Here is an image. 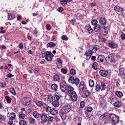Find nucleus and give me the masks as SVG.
<instances>
[{
	"label": "nucleus",
	"mask_w": 125,
	"mask_h": 125,
	"mask_svg": "<svg viewBox=\"0 0 125 125\" xmlns=\"http://www.w3.org/2000/svg\"><path fill=\"white\" fill-rule=\"evenodd\" d=\"M42 57L45 58L47 61H51L54 57V55L51 51H47L42 53Z\"/></svg>",
	"instance_id": "1"
},
{
	"label": "nucleus",
	"mask_w": 125,
	"mask_h": 125,
	"mask_svg": "<svg viewBox=\"0 0 125 125\" xmlns=\"http://www.w3.org/2000/svg\"><path fill=\"white\" fill-rule=\"evenodd\" d=\"M32 102V99L30 97H23L21 99V103L25 106H29Z\"/></svg>",
	"instance_id": "2"
},
{
	"label": "nucleus",
	"mask_w": 125,
	"mask_h": 125,
	"mask_svg": "<svg viewBox=\"0 0 125 125\" xmlns=\"http://www.w3.org/2000/svg\"><path fill=\"white\" fill-rule=\"evenodd\" d=\"M68 83H71V84H76L78 85L80 83V79L77 78V77H74V76H71L68 79Z\"/></svg>",
	"instance_id": "3"
},
{
	"label": "nucleus",
	"mask_w": 125,
	"mask_h": 125,
	"mask_svg": "<svg viewBox=\"0 0 125 125\" xmlns=\"http://www.w3.org/2000/svg\"><path fill=\"white\" fill-rule=\"evenodd\" d=\"M40 117L41 120V124L44 125L47 122V114L45 113L40 114Z\"/></svg>",
	"instance_id": "4"
},
{
	"label": "nucleus",
	"mask_w": 125,
	"mask_h": 125,
	"mask_svg": "<svg viewBox=\"0 0 125 125\" xmlns=\"http://www.w3.org/2000/svg\"><path fill=\"white\" fill-rule=\"evenodd\" d=\"M69 94L70 98L72 102H76L78 100V94H77V93L75 91L70 93Z\"/></svg>",
	"instance_id": "5"
},
{
	"label": "nucleus",
	"mask_w": 125,
	"mask_h": 125,
	"mask_svg": "<svg viewBox=\"0 0 125 125\" xmlns=\"http://www.w3.org/2000/svg\"><path fill=\"white\" fill-rule=\"evenodd\" d=\"M86 86H85V83L83 81H81L79 85V90L80 91L84 92L86 90Z\"/></svg>",
	"instance_id": "6"
},
{
	"label": "nucleus",
	"mask_w": 125,
	"mask_h": 125,
	"mask_svg": "<svg viewBox=\"0 0 125 125\" xmlns=\"http://www.w3.org/2000/svg\"><path fill=\"white\" fill-rule=\"evenodd\" d=\"M108 26H104L101 28L99 34L103 36H106L108 34Z\"/></svg>",
	"instance_id": "7"
},
{
	"label": "nucleus",
	"mask_w": 125,
	"mask_h": 125,
	"mask_svg": "<svg viewBox=\"0 0 125 125\" xmlns=\"http://www.w3.org/2000/svg\"><path fill=\"white\" fill-rule=\"evenodd\" d=\"M104 61L107 64L113 63V61H114V56H112V55H109L105 58Z\"/></svg>",
	"instance_id": "8"
},
{
	"label": "nucleus",
	"mask_w": 125,
	"mask_h": 125,
	"mask_svg": "<svg viewBox=\"0 0 125 125\" xmlns=\"http://www.w3.org/2000/svg\"><path fill=\"white\" fill-rule=\"evenodd\" d=\"M109 115H108L107 112H104L103 115H101L99 117V119L102 122H105L108 120Z\"/></svg>",
	"instance_id": "9"
},
{
	"label": "nucleus",
	"mask_w": 125,
	"mask_h": 125,
	"mask_svg": "<svg viewBox=\"0 0 125 125\" xmlns=\"http://www.w3.org/2000/svg\"><path fill=\"white\" fill-rule=\"evenodd\" d=\"M99 22L101 25H103L104 26H106V24H107V19H106L105 16H102Z\"/></svg>",
	"instance_id": "10"
},
{
	"label": "nucleus",
	"mask_w": 125,
	"mask_h": 125,
	"mask_svg": "<svg viewBox=\"0 0 125 125\" xmlns=\"http://www.w3.org/2000/svg\"><path fill=\"white\" fill-rule=\"evenodd\" d=\"M72 110V107H71V105L67 104L63 106L61 109L62 111L65 112V113H69L70 111Z\"/></svg>",
	"instance_id": "11"
},
{
	"label": "nucleus",
	"mask_w": 125,
	"mask_h": 125,
	"mask_svg": "<svg viewBox=\"0 0 125 125\" xmlns=\"http://www.w3.org/2000/svg\"><path fill=\"white\" fill-rule=\"evenodd\" d=\"M108 46H109L110 48H117V47H118V44L115 43L114 41L110 40L108 42Z\"/></svg>",
	"instance_id": "12"
},
{
	"label": "nucleus",
	"mask_w": 125,
	"mask_h": 125,
	"mask_svg": "<svg viewBox=\"0 0 125 125\" xmlns=\"http://www.w3.org/2000/svg\"><path fill=\"white\" fill-rule=\"evenodd\" d=\"M67 84H64L62 83H60V88L62 92H66L67 89Z\"/></svg>",
	"instance_id": "13"
},
{
	"label": "nucleus",
	"mask_w": 125,
	"mask_h": 125,
	"mask_svg": "<svg viewBox=\"0 0 125 125\" xmlns=\"http://www.w3.org/2000/svg\"><path fill=\"white\" fill-rule=\"evenodd\" d=\"M83 92H84L82 94V97H83V98H88V97L91 94L90 91L87 90V89H86V90Z\"/></svg>",
	"instance_id": "14"
},
{
	"label": "nucleus",
	"mask_w": 125,
	"mask_h": 125,
	"mask_svg": "<svg viewBox=\"0 0 125 125\" xmlns=\"http://www.w3.org/2000/svg\"><path fill=\"white\" fill-rule=\"evenodd\" d=\"M107 101L108 102L112 104L113 102H115V101H117V97H115L113 96H110L109 97H107Z\"/></svg>",
	"instance_id": "15"
},
{
	"label": "nucleus",
	"mask_w": 125,
	"mask_h": 125,
	"mask_svg": "<svg viewBox=\"0 0 125 125\" xmlns=\"http://www.w3.org/2000/svg\"><path fill=\"white\" fill-rule=\"evenodd\" d=\"M35 104L38 107H42V106L43 108H44V107H45V104H46L45 103H43L41 101H36Z\"/></svg>",
	"instance_id": "16"
},
{
	"label": "nucleus",
	"mask_w": 125,
	"mask_h": 125,
	"mask_svg": "<svg viewBox=\"0 0 125 125\" xmlns=\"http://www.w3.org/2000/svg\"><path fill=\"white\" fill-rule=\"evenodd\" d=\"M66 114H67V112H65L62 110H61L60 116L62 121H65L66 120V118H67V115H66Z\"/></svg>",
	"instance_id": "17"
},
{
	"label": "nucleus",
	"mask_w": 125,
	"mask_h": 125,
	"mask_svg": "<svg viewBox=\"0 0 125 125\" xmlns=\"http://www.w3.org/2000/svg\"><path fill=\"white\" fill-rule=\"evenodd\" d=\"M74 89H74V87H73L72 86L67 85L65 92H67V93L70 94V93H71L73 91H73Z\"/></svg>",
	"instance_id": "18"
},
{
	"label": "nucleus",
	"mask_w": 125,
	"mask_h": 125,
	"mask_svg": "<svg viewBox=\"0 0 125 125\" xmlns=\"http://www.w3.org/2000/svg\"><path fill=\"white\" fill-rule=\"evenodd\" d=\"M99 73L101 77H107L108 76V71L101 70L99 71Z\"/></svg>",
	"instance_id": "19"
},
{
	"label": "nucleus",
	"mask_w": 125,
	"mask_h": 125,
	"mask_svg": "<svg viewBox=\"0 0 125 125\" xmlns=\"http://www.w3.org/2000/svg\"><path fill=\"white\" fill-rule=\"evenodd\" d=\"M101 26L100 25V24H97L96 26H94L93 29H94V32H95V33H97V32H100V30H101Z\"/></svg>",
	"instance_id": "20"
},
{
	"label": "nucleus",
	"mask_w": 125,
	"mask_h": 125,
	"mask_svg": "<svg viewBox=\"0 0 125 125\" xmlns=\"http://www.w3.org/2000/svg\"><path fill=\"white\" fill-rule=\"evenodd\" d=\"M86 30L88 31L89 34H92L93 29L91 28L90 24H87L85 27Z\"/></svg>",
	"instance_id": "21"
},
{
	"label": "nucleus",
	"mask_w": 125,
	"mask_h": 125,
	"mask_svg": "<svg viewBox=\"0 0 125 125\" xmlns=\"http://www.w3.org/2000/svg\"><path fill=\"white\" fill-rule=\"evenodd\" d=\"M113 105L114 107H116L117 108H121V107H122V103L119 100H117L116 102H114Z\"/></svg>",
	"instance_id": "22"
},
{
	"label": "nucleus",
	"mask_w": 125,
	"mask_h": 125,
	"mask_svg": "<svg viewBox=\"0 0 125 125\" xmlns=\"http://www.w3.org/2000/svg\"><path fill=\"white\" fill-rule=\"evenodd\" d=\"M51 88L54 91H58V85L56 83H53L51 85Z\"/></svg>",
	"instance_id": "23"
},
{
	"label": "nucleus",
	"mask_w": 125,
	"mask_h": 125,
	"mask_svg": "<svg viewBox=\"0 0 125 125\" xmlns=\"http://www.w3.org/2000/svg\"><path fill=\"white\" fill-rule=\"evenodd\" d=\"M114 9L115 11H117V12H122V11H124V8L123 7L116 6L114 7Z\"/></svg>",
	"instance_id": "24"
},
{
	"label": "nucleus",
	"mask_w": 125,
	"mask_h": 125,
	"mask_svg": "<svg viewBox=\"0 0 125 125\" xmlns=\"http://www.w3.org/2000/svg\"><path fill=\"white\" fill-rule=\"evenodd\" d=\"M119 116H117V115L115 116V117L114 118L113 120L111 121L112 122V125H117V124L119 123Z\"/></svg>",
	"instance_id": "25"
},
{
	"label": "nucleus",
	"mask_w": 125,
	"mask_h": 125,
	"mask_svg": "<svg viewBox=\"0 0 125 125\" xmlns=\"http://www.w3.org/2000/svg\"><path fill=\"white\" fill-rule=\"evenodd\" d=\"M50 113L51 115L55 116L56 114H58V110H57L56 108H52Z\"/></svg>",
	"instance_id": "26"
},
{
	"label": "nucleus",
	"mask_w": 125,
	"mask_h": 125,
	"mask_svg": "<svg viewBox=\"0 0 125 125\" xmlns=\"http://www.w3.org/2000/svg\"><path fill=\"white\" fill-rule=\"evenodd\" d=\"M93 110V108L91 106H88L86 108V111H85V114L86 116H88V113H91Z\"/></svg>",
	"instance_id": "27"
},
{
	"label": "nucleus",
	"mask_w": 125,
	"mask_h": 125,
	"mask_svg": "<svg viewBox=\"0 0 125 125\" xmlns=\"http://www.w3.org/2000/svg\"><path fill=\"white\" fill-rule=\"evenodd\" d=\"M53 97L54 101H60L61 98V95L58 94L53 95Z\"/></svg>",
	"instance_id": "28"
},
{
	"label": "nucleus",
	"mask_w": 125,
	"mask_h": 125,
	"mask_svg": "<svg viewBox=\"0 0 125 125\" xmlns=\"http://www.w3.org/2000/svg\"><path fill=\"white\" fill-rule=\"evenodd\" d=\"M115 81V87L116 88H118L121 86V84H120V83H121V81L120 80V79H114Z\"/></svg>",
	"instance_id": "29"
},
{
	"label": "nucleus",
	"mask_w": 125,
	"mask_h": 125,
	"mask_svg": "<svg viewBox=\"0 0 125 125\" xmlns=\"http://www.w3.org/2000/svg\"><path fill=\"white\" fill-rule=\"evenodd\" d=\"M115 95L117 96V97H119V98H122L123 96H124V94L123 92H121V91H116L115 92Z\"/></svg>",
	"instance_id": "30"
},
{
	"label": "nucleus",
	"mask_w": 125,
	"mask_h": 125,
	"mask_svg": "<svg viewBox=\"0 0 125 125\" xmlns=\"http://www.w3.org/2000/svg\"><path fill=\"white\" fill-rule=\"evenodd\" d=\"M92 54H93V53L92 52V50L90 49L86 50L84 53V55H85V56H91Z\"/></svg>",
	"instance_id": "31"
},
{
	"label": "nucleus",
	"mask_w": 125,
	"mask_h": 125,
	"mask_svg": "<svg viewBox=\"0 0 125 125\" xmlns=\"http://www.w3.org/2000/svg\"><path fill=\"white\" fill-rule=\"evenodd\" d=\"M53 80L54 82H59L60 81V75L59 74L55 75L53 77Z\"/></svg>",
	"instance_id": "32"
},
{
	"label": "nucleus",
	"mask_w": 125,
	"mask_h": 125,
	"mask_svg": "<svg viewBox=\"0 0 125 125\" xmlns=\"http://www.w3.org/2000/svg\"><path fill=\"white\" fill-rule=\"evenodd\" d=\"M54 120V117L53 116H48L47 119V122L49 125H50L52 122H53V120Z\"/></svg>",
	"instance_id": "33"
},
{
	"label": "nucleus",
	"mask_w": 125,
	"mask_h": 125,
	"mask_svg": "<svg viewBox=\"0 0 125 125\" xmlns=\"http://www.w3.org/2000/svg\"><path fill=\"white\" fill-rule=\"evenodd\" d=\"M101 91H104L106 88H107V86H106V84L104 82L101 83Z\"/></svg>",
	"instance_id": "34"
},
{
	"label": "nucleus",
	"mask_w": 125,
	"mask_h": 125,
	"mask_svg": "<svg viewBox=\"0 0 125 125\" xmlns=\"http://www.w3.org/2000/svg\"><path fill=\"white\" fill-rule=\"evenodd\" d=\"M43 108L44 109H46V112L47 113H50V112H51V109H52L51 106H47V104H45V107Z\"/></svg>",
	"instance_id": "35"
},
{
	"label": "nucleus",
	"mask_w": 125,
	"mask_h": 125,
	"mask_svg": "<svg viewBox=\"0 0 125 125\" xmlns=\"http://www.w3.org/2000/svg\"><path fill=\"white\" fill-rule=\"evenodd\" d=\"M47 47H55L56 44L53 42H49L46 44Z\"/></svg>",
	"instance_id": "36"
},
{
	"label": "nucleus",
	"mask_w": 125,
	"mask_h": 125,
	"mask_svg": "<svg viewBox=\"0 0 125 125\" xmlns=\"http://www.w3.org/2000/svg\"><path fill=\"white\" fill-rule=\"evenodd\" d=\"M104 59H105V56L103 55H99L98 57V60L100 62H104Z\"/></svg>",
	"instance_id": "37"
},
{
	"label": "nucleus",
	"mask_w": 125,
	"mask_h": 125,
	"mask_svg": "<svg viewBox=\"0 0 125 125\" xmlns=\"http://www.w3.org/2000/svg\"><path fill=\"white\" fill-rule=\"evenodd\" d=\"M92 68L94 70H97L98 68H99V65H98V63L97 62H94L92 64Z\"/></svg>",
	"instance_id": "38"
},
{
	"label": "nucleus",
	"mask_w": 125,
	"mask_h": 125,
	"mask_svg": "<svg viewBox=\"0 0 125 125\" xmlns=\"http://www.w3.org/2000/svg\"><path fill=\"white\" fill-rule=\"evenodd\" d=\"M16 117V114H15L14 112L11 113L9 116V119L11 120H14Z\"/></svg>",
	"instance_id": "39"
},
{
	"label": "nucleus",
	"mask_w": 125,
	"mask_h": 125,
	"mask_svg": "<svg viewBox=\"0 0 125 125\" xmlns=\"http://www.w3.org/2000/svg\"><path fill=\"white\" fill-rule=\"evenodd\" d=\"M54 99H53V95H52V94H50L48 95V98H47V101L48 102H53L54 101Z\"/></svg>",
	"instance_id": "40"
},
{
	"label": "nucleus",
	"mask_w": 125,
	"mask_h": 125,
	"mask_svg": "<svg viewBox=\"0 0 125 125\" xmlns=\"http://www.w3.org/2000/svg\"><path fill=\"white\" fill-rule=\"evenodd\" d=\"M15 18V15L13 14H8V20H12L13 19H14Z\"/></svg>",
	"instance_id": "41"
},
{
	"label": "nucleus",
	"mask_w": 125,
	"mask_h": 125,
	"mask_svg": "<svg viewBox=\"0 0 125 125\" xmlns=\"http://www.w3.org/2000/svg\"><path fill=\"white\" fill-rule=\"evenodd\" d=\"M59 101H53L52 102L53 106L57 108L59 106Z\"/></svg>",
	"instance_id": "42"
},
{
	"label": "nucleus",
	"mask_w": 125,
	"mask_h": 125,
	"mask_svg": "<svg viewBox=\"0 0 125 125\" xmlns=\"http://www.w3.org/2000/svg\"><path fill=\"white\" fill-rule=\"evenodd\" d=\"M119 76H120V77H123L125 75V70H124L123 68H120L119 70Z\"/></svg>",
	"instance_id": "43"
},
{
	"label": "nucleus",
	"mask_w": 125,
	"mask_h": 125,
	"mask_svg": "<svg viewBox=\"0 0 125 125\" xmlns=\"http://www.w3.org/2000/svg\"><path fill=\"white\" fill-rule=\"evenodd\" d=\"M100 89L101 90V87L100 86V85L97 84L95 88V92H100Z\"/></svg>",
	"instance_id": "44"
},
{
	"label": "nucleus",
	"mask_w": 125,
	"mask_h": 125,
	"mask_svg": "<svg viewBox=\"0 0 125 125\" xmlns=\"http://www.w3.org/2000/svg\"><path fill=\"white\" fill-rule=\"evenodd\" d=\"M100 48V47L98 45H95L92 48L93 52H96L98 49Z\"/></svg>",
	"instance_id": "45"
},
{
	"label": "nucleus",
	"mask_w": 125,
	"mask_h": 125,
	"mask_svg": "<svg viewBox=\"0 0 125 125\" xmlns=\"http://www.w3.org/2000/svg\"><path fill=\"white\" fill-rule=\"evenodd\" d=\"M33 117L35 118V119H38L39 117H40V114H39V112L37 111H34L33 113Z\"/></svg>",
	"instance_id": "46"
},
{
	"label": "nucleus",
	"mask_w": 125,
	"mask_h": 125,
	"mask_svg": "<svg viewBox=\"0 0 125 125\" xmlns=\"http://www.w3.org/2000/svg\"><path fill=\"white\" fill-rule=\"evenodd\" d=\"M5 99H6L7 103L9 104H10L11 103V100H12V99L9 97V96H5Z\"/></svg>",
	"instance_id": "47"
},
{
	"label": "nucleus",
	"mask_w": 125,
	"mask_h": 125,
	"mask_svg": "<svg viewBox=\"0 0 125 125\" xmlns=\"http://www.w3.org/2000/svg\"><path fill=\"white\" fill-rule=\"evenodd\" d=\"M116 115L114 113H110L108 115V118H109L110 121H112L113 120V119L116 117Z\"/></svg>",
	"instance_id": "48"
},
{
	"label": "nucleus",
	"mask_w": 125,
	"mask_h": 125,
	"mask_svg": "<svg viewBox=\"0 0 125 125\" xmlns=\"http://www.w3.org/2000/svg\"><path fill=\"white\" fill-rule=\"evenodd\" d=\"M89 85L90 87H92L94 86V81L93 80L90 79L89 81Z\"/></svg>",
	"instance_id": "49"
},
{
	"label": "nucleus",
	"mask_w": 125,
	"mask_h": 125,
	"mask_svg": "<svg viewBox=\"0 0 125 125\" xmlns=\"http://www.w3.org/2000/svg\"><path fill=\"white\" fill-rule=\"evenodd\" d=\"M91 23L92 25H93V26H95L98 24H97L98 23V21L96 20H92L91 21Z\"/></svg>",
	"instance_id": "50"
},
{
	"label": "nucleus",
	"mask_w": 125,
	"mask_h": 125,
	"mask_svg": "<svg viewBox=\"0 0 125 125\" xmlns=\"http://www.w3.org/2000/svg\"><path fill=\"white\" fill-rule=\"evenodd\" d=\"M61 4L63 6L67 5V0H60Z\"/></svg>",
	"instance_id": "51"
},
{
	"label": "nucleus",
	"mask_w": 125,
	"mask_h": 125,
	"mask_svg": "<svg viewBox=\"0 0 125 125\" xmlns=\"http://www.w3.org/2000/svg\"><path fill=\"white\" fill-rule=\"evenodd\" d=\"M10 91L13 95H16V92L14 88H10Z\"/></svg>",
	"instance_id": "52"
},
{
	"label": "nucleus",
	"mask_w": 125,
	"mask_h": 125,
	"mask_svg": "<svg viewBox=\"0 0 125 125\" xmlns=\"http://www.w3.org/2000/svg\"><path fill=\"white\" fill-rule=\"evenodd\" d=\"M19 125H27V121L21 120L19 122Z\"/></svg>",
	"instance_id": "53"
},
{
	"label": "nucleus",
	"mask_w": 125,
	"mask_h": 125,
	"mask_svg": "<svg viewBox=\"0 0 125 125\" xmlns=\"http://www.w3.org/2000/svg\"><path fill=\"white\" fill-rule=\"evenodd\" d=\"M70 75H72V76H74L75 75H76V70L74 69H71L70 70Z\"/></svg>",
	"instance_id": "54"
},
{
	"label": "nucleus",
	"mask_w": 125,
	"mask_h": 125,
	"mask_svg": "<svg viewBox=\"0 0 125 125\" xmlns=\"http://www.w3.org/2000/svg\"><path fill=\"white\" fill-rule=\"evenodd\" d=\"M19 118L21 119V120H24L25 119V114L23 113H21L19 115Z\"/></svg>",
	"instance_id": "55"
},
{
	"label": "nucleus",
	"mask_w": 125,
	"mask_h": 125,
	"mask_svg": "<svg viewBox=\"0 0 125 125\" xmlns=\"http://www.w3.org/2000/svg\"><path fill=\"white\" fill-rule=\"evenodd\" d=\"M61 71L62 74H66L68 73V69H66L64 68H61Z\"/></svg>",
	"instance_id": "56"
},
{
	"label": "nucleus",
	"mask_w": 125,
	"mask_h": 125,
	"mask_svg": "<svg viewBox=\"0 0 125 125\" xmlns=\"http://www.w3.org/2000/svg\"><path fill=\"white\" fill-rule=\"evenodd\" d=\"M96 3L95 2H92L90 3L89 7H94V6H96Z\"/></svg>",
	"instance_id": "57"
},
{
	"label": "nucleus",
	"mask_w": 125,
	"mask_h": 125,
	"mask_svg": "<svg viewBox=\"0 0 125 125\" xmlns=\"http://www.w3.org/2000/svg\"><path fill=\"white\" fill-rule=\"evenodd\" d=\"M62 41H68L69 40V38L67 37V36L63 35L62 37Z\"/></svg>",
	"instance_id": "58"
},
{
	"label": "nucleus",
	"mask_w": 125,
	"mask_h": 125,
	"mask_svg": "<svg viewBox=\"0 0 125 125\" xmlns=\"http://www.w3.org/2000/svg\"><path fill=\"white\" fill-rule=\"evenodd\" d=\"M80 108H83L84 107V101H81L80 102Z\"/></svg>",
	"instance_id": "59"
},
{
	"label": "nucleus",
	"mask_w": 125,
	"mask_h": 125,
	"mask_svg": "<svg viewBox=\"0 0 125 125\" xmlns=\"http://www.w3.org/2000/svg\"><path fill=\"white\" fill-rule=\"evenodd\" d=\"M121 41H125V34L124 32H122V34L121 35Z\"/></svg>",
	"instance_id": "60"
},
{
	"label": "nucleus",
	"mask_w": 125,
	"mask_h": 125,
	"mask_svg": "<svg viewBox=\"0 0 125 125\" xmlns=\"http://www.w3.org/2000/svg\"><path fill=\"white\" fill-rule=\"evenodd\" d=\"M0 87H2V88L5 87L6 86V83L5 82H2L0 83Z\"/></svg>",
	"instance_id": "61"
},
{
	"label": "nucleus",
	"mask_w": 125,
	"mask_h": 125,
	"mask_svg": "<svg viewBox=\"0 0 125 125\" xmlns=\"http://www.w3.org/2000/svg\"><path fill=\"white\" fill-rule=\"evenodd\" d=\"M35 119L34 118H30L29 119V123L31 124H35Z\"/></svg>",
	"instance_id": "62"
},
{
	"label": "nucleus",
	"mask_w": 125,
	"mask_h": 125,
	"mask_svg": "<svg viewBox=\"0 0 125 125\" xmlns=\"http://www.w3.org/2000/svg\"><path fill=\"white\" fill-rule=\"evenodd\" d=\"M33 72L35 74V75H39V73H40V69H34Z\"/></svg>",
	"instance_id": "63"
},
{
	"label": "nucleus",
	"mask_w": 125,
	"mask_h": 125,
	"mask_svg": "<svg viewBox=\"0 0 125 125\" xmlns=\"http://www.w3.org/2000/svg\"><path fill=\"white\" fill-rule=\"evenodd\" d=\"M77 112L78 113H79V114H81V115L83 114V108H78L77 109Z\"/></svg>",
	"instance_id": "64"
}]
</instances>
